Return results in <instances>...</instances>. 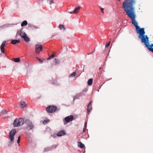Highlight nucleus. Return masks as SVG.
<instances>
[{
	"instance_id": "3",
	"label": "nucleus",
	"mask_w": 153,
	"mask_h": 153,
	"mask_svg": "<svg viewBox=\"0 0 153 153\" xmlns=\"http://www.w3.org/2000/svg\"><path fill=\"white\" fill-rule=\"evenodd\" d=\"M19 35H20L22 38L24 39L26 42H28L29 41V39L27 36V34L21 30L18 31L17 32L16 36L17 37Z\"/></svg>"
},
{
	"instance_id": "16",
	"label": "nucleus",
	"mask_w": 153,
	"mask_h": 153,
	"mask_svg": "<svg viewBox=\"0 0 153 153\" xmlns=\"http://www.w3.org/2000/svg\"><path fill=\"white\" fill-rule=\"evenodd\" d=\"M91 103H92L91 101L89 103V104L87 106V111H88V114H89V113H90L92 109V108L91 107L90 108H89V106L91 104Z\"/></svg>"
},
{
	"instance_id": "35",
	"label": "nucleus",
	"mask_w": 153,
	"mask_h": 153,
	"mask_svg": "<svg viewBox=\"0 0 153 153\" xmlns=\"http://www.w3.org/2000/svg\"><path fill=\"white\" fill-rule=\"evenodd\" d=\"M149 46L150 48H152V47H153V44H152L149 45Z\"/></svg>"
},
{
	"instance_id": "24",
	"label": "nucleus",
	"mask_w": 153,
	"mask_h": 153,
	"mask_svg": "<svg viewBox=\"0 0 153 153\" xmlns=\"http://www.w3.org/2000/svg\"><path fill=\"white\" fill-rule=\"evenodd\" d=\"M146 47L149 50L153 53V48H150L149 46V45H148Z\"/></svg>"
},
{
	"instance_id": "39",
	"label": "nucleus",
	"mask_w": 153,
	"mask_h": 153,
	"mask_svg": "<svg viewBox=\"0 0 153 153\" xmlns=\"http://www.w3.org/2000/svg\"><path fill=\"white\" fill-rule=\"evenodd\" d=\"M94 52V51H92V52L91 53H93Z\"/></svg>"
},
{
	"instance_id": "11",
	"label": "nucleus",
	"mask_w": 153,
	"mask_h": 153,
	"mask_svg": "<svg viewBox=\"0 0 153 153\" xmlns=\"http://www.w3.org/2000/svg\"><path fill=\"white\" fill-rule=\"evenodd\" d=\"M28 27L32 30L36 29H39V27H38L36 26H35L30 24H28Z\"/></svg>"
},
{
	"instance_id": "6",
	"label": "nucleus",
	"mask_w": 153,
	"mask_h": 153,
	"mask_svg": "<svg viewBox=\"0 0 153 153\" xmlns=\"http://www.w3.org/2000/svg\"><path fill=\"white\" fill-rule=\"evenodd\" d=\"M16 132V131L15 129H12L10 133L9 138L10 140L12 142L14 140V136Z\"/></svg>"
},
{
	"instance_id": "8",
	"label": "nucleus",
	"mask_w": 153,
	"mask_h": 153,
	"mask_svg": "<svg viewBox=\"0 0 153 153\" xmlns=\"http://www.w3.org/2000/svg\"><path fill=\"white\" fill-rule=\"evenodd\" d=\"M25 123L27 124L29 128V130L32 129L33 127V125L31 121L28 119L26 120H25Z\"/></svg>"
},
{
	"instance_id": "15",
	"label": "nucleus",
	"mask_w": 153,
	"mask_h": 153,
	"mask_svg": "<svg viewBox=\"0 0 153 153\" xmlns=\"http://www.w3.org/2000/svg\"><path fill=\"white\" fill-rule=\"evenodd\" d=\"M77 143L78 147L81 148H83L85 146L81 142H77Z\"/></svg>"
},
{
	"instance_id": "29",
	"label": "nucleus",
	"mask_w": 153,
	"mask_h": 153,
	"mask_svg": "<svg viewBox=\"0 0 153 153\" xmlns=\"http://www.w3.org/2000/svg\"><path fill=\"white\" fill-rule=\"evenodd\" d=\"M36 58L39 60L40 63H42L43 62V61L40 59L38 57H36Z\"/></svg>"
},
{
	"instance_id": "36",
	"label": "nucleus",
	"mask_w": 153,
	"mask_h": 153,
	"mask_svg": "<svg viewBox=\"0 0 153 153\" xmlns=\"http://www.w3.org/2000/svg\"><path fill=\"white\" fill-rule=\"evenodd\" d=\"M69 13H70V14H72L73 13H74V11L73 12H72V11H71V12H69Z\"/></svg>"
},
{
	"instance_id": "33",
	"label": "nucleus",
	"mask_w": 153,
	"mask_h": 153,
	"mask_svg": "<svg viewBox=\"0 0 153 153\" xmlns=\"http://www.w3.org/2000/svg\"><path fill=\"white\" fill-rule=\"evenodd\" d=\"M100 9L101 11V12H102V13H104V9L103 8L100 7Z\"/></svg>"
},
{
	"instance_id": "18",
	"label": "nucleus",
	"mask_w": 153,
	"mask_h": 153,
	"mask_svg": "<svg viewBox=\"0 0 153 153\" xmlns=\"http://www.w3.org/2000/svg\"><path fill=\"white\" fill-rule=\"evenodd\" d=\"M21 106L23 108L26 107L27 105L26 103L24 101H22L21 102Z\"/></svg>"
},
{
	"instance_id": "7",
	"label": "nucleus",
	"mask_w": 153,
	"mask_h": 153,
	"mask_svg": "<svg viewBox=\"0 0 153 153\" xmlns=\"http://www.w3.org/2000/svg\"><path fill=\"white\" fill-rule=\"evenodd\" d=\"M74 116L71 115L65 117L64 119V124H66V123H65V122L66 123H68L69 122L72 121L74 120Z\"/></svg>"
},
{
	"instance_id": "19",
	"label": "nucleus",
	"mask_w": 153,
	"mask_h": 153,
	"mask_svg": "<svg viewBox=\"0 0 153 153\" xmlns=\"http://www.w3.org/2000/svg\"><path fill=\"white\" fill-rule=\"evenodd\" d=\"M59 28L60 30H62L63 29L64 31H65L66 30L64 26L62 25H59Z\"/></svg>"
},
{
	"instance_id": "21",
	"label": "nucleus",
	"mask_w": 153,
	"mask_h": 153,
	"mask_svg": "<svg viewBox=\"0 0 153 153\" xmlns=\"http://www.w3.org/2000/svg\"><path fill=\"white\" fill-rule=\"evenodd\" d=\"M93 82V79L91 78L88 79V84L89 85H92Z\"/></svg>"
},
{
	"instance_id": "5",
	"label": "nucleus",
	"mask_w": 153,
	"mask_h": 153,
	"mask_svg": "<svg viewBox=\"0 0 153 153\" xmlns=\"http://www.w3.org/2000/svg\"><path fill=\"white\" fill-rule=\"evenodd\" d=\"M42 47L41 45L38 44L36 45L35 50L37 54H39L40 52L42 50Z\"/></svg>"
},
{
	"instance_id": "32",
	"label": "nucleus",
	"mask_w": 153,
	"mask_h": 153,
	"mask_svg": "<svg viewBox=\"0 0 153 153\" xmlns=\"http://www.w3.org/2000/svg\"><path fill=\"white\" fill-rule=\"evenodd\" d=\"M20 136H19L18 137V139L17 141V143H19V142L20 141Z\"/></svg>"
},
{
	"instance_id": "12",
	"label": "nucleus",
	"mask_w": 153,
	"mask_h": 153,
	"mask_svg": "<svg viewBox=\"0 0 153 153\" xmlns=\"http://www.w3.org/2000/svg\"><path fill=\"white\" fill-rule=\"evenodd\" d=\"M81 8V7L80 6H78L76 7L74 10V13L75 14H77Z\"/></svg>"
},
{
	"instance_id": "17",
	"label": "nucleus",
	"mask_w": 153,
	"mask_h": 153,
	"mask_svg": "<svg viewBox=\"0 0 153 153\" xmlns=\"http://www.w3.org/2000/svg\"><path fill=\"white\" fill-rule=\"evenodd\" d=\"M20 42L19 40H13L11 41V43L13 45H15L17 43H19Z\"/></svg>"
},
{
	"instance_id": "4",
	"label": "nucleus",
	"mask_w": 153,
	"mask_h": 153,
	"mask_svg": "<svg viewBox=\"0 0 153 153\" xmlns=\"http://www.w3.org/2000/svg\"><path fill=\"white\" fill-rule=\"evenodd\" d=\"M56 109V107L54 105L49 106L46 108L47 111L51 113L54 112Z\"/></svg>"
},
{
	"instance_id": "37",
	"label": "nucleus",
	"mask_w": 153,
	"mask_h": 153,
	"mask_svg": "<svg viewBox=\"0 0 153 153\" xmlns=\"http://www.w3.org/2000/svg\"><path fill=\"white\" fill-rule=\"evenodd\" d=\"M119 1H120V0H118ZM128 0H126V1H127ZM134 1H135V0H134Z\"/></svg>"
},
{
	"instance_id": "30",
	"label": "nucleus",
	"mask_w": 153,
	"mask_h": 153,
	"mask_svg": "<svg viewBox=\"0 0 153 153\" xmlns=\"http://www.w3.org/2000/svg\"><path fill=\"white\" fill-rule=\"evenodd\" d=\"M86 125H87V122H85V128H84L83 129V132L84 133V132H85V127L86 126Z\"/></svg>"
},
{
	"instance_id": "9",
	"label": "nucleus",
	"mask_w": 153,
	"mask_h": 153,
	"mask_svg": "<svg viewBox=\"0 0 153 153\" xmlns=\"http://www.w3.org/2000/svg\"><path fill=\"white\" fill-rule=\"evenodd\" d=\"M5 43L6 42L5 41H4L2 43L1 45L0 46V49L1 51L3 53H4V47L5 45Z\"/></svg>"
},
{
	"instance_id": "25",
	"label": "nucleus",
	"mask_w": 153,
	"mask_h": 153,
	"mask_svg": "<svg viewBox=\"0 0 153 153\" xmlns=\"http://www.w3.org/2000/svg\"><path fill=\"white\" fill-rule=\"evenodd\" d=\"M13 61L15 62H19L20 61V59L19 58H14L13 59Z\"/></svg>"
},
{
	"instance_id": "31",
	"label": "nucleus",
	"mask_w": 153,
	"mask_h": 153,
	"mask_svg": "<svg viewBox=\"0 0 153 153\" xmlns=\"http://www.w3.org/2000/svg\"><path fill=\"white\" fill-rule=\"evenodd\" d=\"M110 44V42L109 41L105 45L106 48H108L109 47Z\"/></svg>"
},
{
	"instance_id": "23",
	"label": "nucleus",
	"mask_w": 153,
	"mask_h": 153,
	"mask_svg": "<svg viewBox=\"0 0 153 153\" xmlns=\"http://www.w3.org/2000/svg\"><path fill=\"white\" fill-rule=\"evenodd\" d=\"M27 24V21L26 20H25V21H23L22 23L21 24V26L22 27H23L24 26H26V25Z\"/></svg>"
},
{
	"instance_id": "13",
	"label": "nucleus",
	"mask_w": 153,
	"mask_h": 153,
	"mask_svg": "<svg viewBox=\"0 0 153 153\" xmlns=\"http://www.w3.org/2000/svg\"><path fill=\"white\" fill-rule=\"evenodd\" d=\"M65 131L63 130L60 131L58 132L57 134V135L58 136H61L62 135H65Z\"/></svg>"
},
{
	"instance_id": "2",
	"label": "nucleus",
	"mask_w": 153,
	"mask_h": 153,
	"mask_svg": "<svg viewBox=\"0 0 153 153\" xmlns=\"http://www.w3.org/2000/svg\"><path fill=\"white\" fill-rule=\"evenodd\" d=\"M139 34L138 37L141 39V41L142 43H144L146 47L149 45V38L146 35H145V32L144 28H142L137 33Z\"/></svg>"
},
{
	"instance_id": "34",
	"label": "nucleus",
	"mask_w": 153,
	"mask_h": 153,
	"mask_svg": "<svg viewBox=\"0 0 153 153\" xmlns=\"http://www.w3.org/2000/svg\"><path fill=\"white\" fill-rule=\"evenodd\" d=\"M53 3H54V2H53V0H52L51 1H50V4H53Z\"/></svg>"
},
{
	"instance_id": "20",
	"label": "nucleus",
	"mask_w": 153,
	"mask_h": 153,
	"mask_svg": "<svg viewBox=\"0 0 153 153\" xmlns=\"http://www.w3.org/2000/svg\"><path fill=\"white\" fill-rule=\"evenodd\" d=\"M55 52H53L52 55L49 56V57L47 59L49 60L53 58L54 57H55Z\"/></svg>"
},
{
	"instance_id": "28",
	"label": "nucleus",
	"mask_w": 153,
	"mask_h": 153,
	"mask_svg": "<svg viewBox=\"0 0 153 153\" xmlns=\"http://www.w3.org/2000/svg\"><path fill=\"white\" fill-rule=\"evenodd\" d=\"M49 121L48 120H45L43 121V123L44 125H45V124H46L47 123H48L49 122Z\"/></svg>"
},
{
	"instance_id": "26",
	"label": "nucleus",
	"mask_w": 153,
	"mask_h": 153,
	"mask_svg": "<svg viewBox=\"0 0 153 153\" xmlns=\"http://www.w3.org/2000/svg\"><path fill=\"white\" fill-rule=\"evenodd\" d=\"M76 75V73L75 72H73L72 74H71L70 75L69 77H73L75 76Z\"/></svg>"
},
{
	"instance_id": "27",
	"label": "nucleus",
	"mask_w": 153,
	"mask_h": 153,
	"mask_svg": "<svg viewBox=\"0 0 153 153\" xmlns=\"http://www.w3.org/2000/svg\"><path fill=\"white\" fill-rule=\"evenodd\" d=\"M53 62L56 64H58L59 62V61L58 59H56V58L54 59Z\"/></svg>"
},
{
	"instance_id": "22",
	"label": "nucleus",
	"mask_w": 153,
	"mask_h": 153,
	"mask_svg": "<svg viewBox=\"0 0 153 153\" xmlns=\"http://www.w3.org/2000/svg\"><path fill=\"white\" fill-rule=\"evenodd\" d=\"M7 111L5 109H4L2 110L1 113L2 116L5 115V114H7Z\"/></svg>"
},
{
	"instance_id": "14",
	"label": "nucleus",
	"mask_w": 153,
	"mask_h": 153,
	"mask_svg": "<svg viewBox=\"0 0 153 153\" xmlns=\"http://www.w3.org/2000/svg\"><path fill=\"white\" fill-rule=\"evenodd\" d=\"M19 119H16L14 121L13 123V125L14 127H18L19 126H17L16 125H17V124H19Z\"/></svg>"
},
{
	"instance_id": "10",
	"label": "nucleus",
	"mask_w": 153,
	"mask_h": 153,
	"mask_svg": "<svg viewBox=\"0 0 153 153\" xmlns=\"http://www.w3.org/2000/svg\"><path fill=\"white\" fill-rule=\"evenodd\" d=\"M19 123L17 125V126H21L23 125L24 123H25V120L24 118H20L19 119Z\"/></svg>"
},
{
	"instance_id": "1",
	"label": "nucleus",
	"mask_w": 153,
	"mask_h": 153,
	"mask_svg": "<svg viewBox=\"0 0 153 153\" xmlns=\"http://www.w3.org/2000/svg\"><path fill=\"white\" fill-rule=\"evenodd\" d=\"M135 4V1L134 0H128L127 1L123 2V7L127 15L131 20L132 23L135 27L136 32L137 33L141 28L138 26V23L135 20L136 15L134 6Z\"/></svg>"
},
{
	"instance_id": "38",
	"label": "nucleus",
	"mask_w": 153,
	"mask_h": 153,
	"mask_svg": "<svg viewBox=\"0 0 153 153\" xmlns=\"http://www.w3.org/2000/svg\"><path fill=\"white\" fill-rule=\"evenodd\" d=\"M102 69V68L101 67H100V68H99V69L100 70H101V69Z\"/></svg>"
}]
</instances>
